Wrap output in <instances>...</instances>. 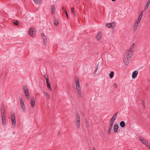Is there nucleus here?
<instances>
[{
    "label": "nucleus",
    "instance_id": "f257e3e1",
    "mask_svg": "<svg viewBox=\"0 0 150 150\" xmlns=\"http://www.w3.org/2000/svg\"><path fill=\"white\" fill-rule=\"evenodd\" d=\"M75 80L76 85V88L78 91V95L79 97L81 98L82 95L81 90V86L79 78L77 76H76L75 77Z\"/></svg>",
    "mask_w": 150,
    "mask_h": 150
},
{
    "label": "nucleus",
    "instance_id": "f03ea898",
    "mask_svg": "<svg viewBox=\"0 0 150 150\" xmlns=\"http://www.w3.org/2000/svg\"><path fill=\"white\" fill-rule=\"evenodd\" d=\"M23 89L26 98L27 99L29 100L30 98V95L28 87L27 86L23 85Z\"/></svg>",
    "mask_w": 150,
    "mask_h": 150
},
{
    "label": "nucleus",
    "instance_id": "7ed1b4c3",
    "mask_svg": "<svg viewBox=\"0 0 150 150\" xmlns=\"http://www.w3.org/2000/svg\"><path fill=\"white\" fill-rule=\"evenodd\" d=\"M133 52H127L126 51L125 53L124 58H125L126 59H129L130 60L131 57L133 55Z\"/></svg>",
    "mask_w": 150,
    "mask_h": 150
},
{
    "label": "nucleus",
    "instance_id": "20e7f679",
    "mask_svg": "<svg viewBox=\"0 0 150 150\" xmlns=\"http://www.w3.org/2000/svg\"><path fill=\"white\" fill-rule=\"evenodd\" d=\"M28 33L29 35L33 38H34L35 36L36 32L34 28H30Z\"/></svg>",
    "mask_w": 150,
    "mask_h": 150
},
{
    "label": "nucleus",
    "instance_id": "39448f33",
    "mask_svg": "<svg viewBox=\"0 0 150 150\" xmlns=\"http://www.w3.org/2000/svg\"><path fill=\"white\" fill-rule=\"evenodd\" d=\"M11 118L12 121V125L15 127L16 125V119L15 114L14 113L11 114Z\"/></svg>",
    "mask_w": 150,
    "mask_h": 150
},
{
    "label": "nucleus",
    "instance_id": "423d86ee",
    "mask_svg": "<svg viewBox=\"0 0 150 150\" xmlns=\"http://www.w3.org/2000/svg\"><path fill=\"white\" fill-rule=\"evenodd\" d=\"M20 101L22 109L24 112H25V107L22 98H20Z\"/></svg>",
    "mask_w": 150,
    "mask_h": 150
},
{
    "label": "nucleus",
    "instance_id": "0eeeda50",
    "mask_svg": "<svg viewBox=\"0 0 150 150\" xmlns=\"http://www.w3.org/2000/svg\"><path fill=\"white\" fill-rule=\"evenodd\" d=\"M117 112L116 113H115L114 114V115L112 116V118H111V119L110 121V123L113 124L115 120V119L117 117Z\"/></svg>",
    "mask_w": 150,
    "mask_h": 150
},
{
    "label": "nucleus",
    "instance_id": "6e6552de",
    "mask_svg": "<svg viewBox=\"0 0 150 150\" xmlns=\"http://www.w3.org/2000/svg\"><path fill=\"white\" fill-rule=\"evenodd\" d=\"M30 104L32 107H34L35 106V100L33 96L30 97Z\"/></svg>",
    "mask_w": 150,
    "mask_h": 150
},
{
    "label": "nucleus",
    "instance_id": "1a4fd4ad",
    "mask_svg": "<svg viewBox=\"0 0 150 150\" xmlns=\"http://www.w3.org/2000/svg\"><path fill=\"white\" fill-rule=\"evenodd\" d=\"M41 35L42 38L43 40L44 44V45L46 46L47 43V39L46 37L43 33H41Z\"/></svg>",
    "mask_w": 150,
    "mask_h": 150
},
{
    "label": "nucleus",
    "instance_id": "9d476101",
    "mask_svg": "<svg viewBox=\"0 0 150 150\" xmlns=\"http://www.w3.org/2000/svg\"><path fill=\"white\" fill-rule=\"evenodd\" d=\"M106 26L108 28H110L111 27L113 28L115 26V23H107L106 24Z\"/></svg>",
    "mask_w": 150,
    "mask_h": 150
},
{
    "label": "nucleus",
    "instance_id": "9b49d317",
    "mask_svg": "<svg viewBox=\"0 0 150 150\" xmlns=\"http://www.w3.org/2000/svg\"><path fill=\"white\" fill-rule=\"evenodd\" d=\"M140 140L143 144L145 145H147L148 144V142L144 138L142 137L140 139Z\"/></svg>",
    "mask_w": 150,
    "mask_h": 150
},
{
    "label": "nucleus",
    "instance_id": "f8f14e48",
    "mask_svg": "<svg viewBox=\"0 0 150 150\" xmlns=\"http://www.w3.org/2000/svg\"><path fill=\"white\" fill-rule=\"evenodd\" d=\"M138 73V71H135L132 73V78L133 79L135 78L137 76Z\"/></svg>",
    "mask_w": 150,
    "mask_h": 150
},
{
    "label": "nucleus",
    "instance_id": "ddd939ff",
    "mask_svg": "<svg viewBox=\"0 0 150 150\" xmlns=\"http://www.w3.org/2000/svg\"><path fill=\"white\" fill-rule=\"evenodd\" d=\"M97 40H100L101 39V34L100 32H98L96 36Z\"/></svg>",
    "mask_w": 150,
    "mask_h": 150
},
{
    "label": "nucleus",
    "instance_id": "4468645a",
    "mask_svg": "<svg viewBox=\"0 0 150 150\" xmlns=\"http://www.w3.org/2000/svg\"><path fill=\"white\" fill-rule=\"evenodd\" d=\"M123 61L125 64V65H127L129 64L130 60L129 59H126L125 58H124Z\"/></svg>",
    "mask_w": 150,
    "mask_h": 150
},
{
    "label": "nucleus",
    "instance_id": "2eb2a0df",
    "mask_svg": "<svg viewBox=\"0 0 150 150\" xmlns=\"http://www.w3.org/2000/svg\"><path fill=\"white\" fill-rule=\"evenodd\" d=\"M150 4V0H149L146 3L144 8V11H146L148 8V6Z\"/></svg>",
    "mask_w": 150,
    "mask_h": 150
},
{
    "label": "nucleus",
    "instance_id": "dca6fc26",
    "mask_svg": "<svg viewBox=\"0 0 150 150\" xmlns=\"http://www.w3.org/2000/svg\"><path fill=\"white\" fill-rule=\"evenodd\" d=\"M119 126L117 124H115L113 127L114 131L115 132H117Z\"/></svg>",
    "mask_w": 150,
    "mask_h": 150
},
{
    "label": "nucleus",
    "instance_id": "f3484780",
    "mask_svg": "<svg viewBox=\"0 0 150 150\" xmlns=\"http://www.w3.org/2000/svg\"><path fill=\"white\" fill-rule=\"evenodd\" d=\"M55 8V7L54 5H52L51 6V13L52 15H54L55 13L54 10Z\"/></svg>",
    "mask_w": 150,
    "mask_h": 150
},
{
    "label": "nucleus",
    "instance_id": "a211bd4d",
    "mask_svg": "<svg viewBox=\"0 0 150 150\" xmlns=\"http://www.w3.org/2000/svg\"><path fill=\"white\" fill-rule=\"evenodd\" d=\"M80 120H76V125L79 128H80Z\"/></svg>",
    "mask_w": 150,
    "mask_h": 150
},
{
    "label": "nucleus",
    "instance_id": "6ab92c4d",
    "mask_svg": "<svg viewBox=\"0 0 150 150\" xmlns=\"http://www.w3.org/2000/svg\"><path fill=\"white\" fill-rule=\"evenodd\" d=\"M5 109V105H4V104H3L1 105V112H3V113H5V112H4Z\"/></svg>",
    "mask_w": 150,
    "mask_h": 150
},
{
    "label": "nucleus",
    "instance_id": "aec40b11",
    "mask_svg": "<svg viewBox=\"0 0 150 150\" xmlns=\"http://www.w3.org/2000/svg\"><path fill=\"white\" fill-rule=\"evenodd\" d=\"M120 125L122 127H124L125 126V124L124 121H122L120 123Z\"/></svg>",
    "mask_w": 150,
    "mask_h": 150
},
{
    "label": "nucleus",
    "instance_id": "412c9836",
    "mask_svg": "<svg viewBox=\"0 0 150 150\" xmlns=\"http://www.w3.org/2000/svg\"><path fill=\"white\" fill-rule=\"evenodd\" d=\"M135 44L134 43H133L132 44V45L131 46L130 49L127 50L126 51L127 52H133L132 51V50Z\"/></svg>",
    "mask_w": 150,
    "mask_h": 150
},
{
    "label": "nucleus",
    "instance_id": "4be33fe9",
    "mask_svg": "<svg viewBox=\"0 0 150 150\" xmlns=\"http://www.w3.org/2000/svg\"><path fill=\"white\" fill-rule=\"evenodd\" d=\"M34 2L36 4H40L41 3L42 0H33Z\"/></svg>",
    "mask_w": 150,
    "mask_h": 150
},
{
    "label": "nucleus",
    "instance_id": "5701e85b",
    "mask_svg": "<svg viewBox=\"0 0 150 150\" xmlns=\"http://www.w3.org/2000/svg\"><path fill=\"white\" fill-rule=\"evenodd\" d=\"M76 120H80V115L78 112H76Z\"/></svg>",
    "mask_w": 150,
    "mask_h": 150
},
{
    "label": "nucleus",
    "instance_id": "b1692460",
    "mask_svg": "<svg viewBox=\"0 0 150 150\" xmlns=\"http://www.w3.org/2000/svg\"><path fill=\"white\" fill-rule=\"evenodd\" d=\"M54 25L57 26L59 23V21L58 20L55 19L54 20Z\"/></svg>",
    "mask_w": 150,
    "mask_h": 150
},
{
    "label": "nucleus",
    "instance_id": "393cba45",
    "mask_svg": "<svg viewBox=\"0 0 150 150\" xmlns=\"http://www.w3.org/2000/svg\"><path fill=\"white\" fill-rule=\"evenodd\" d=\"M114 73L113 71H111L109 74V76L111 78H112L113 77Z\"/></svg>",
    "mask_w": 150,
    "mask_h": 150
},
{
    "label": "nucleus",
    "instance_id": "a878e982",
    "mask_svg": "<svg viewBox=\"0 0 150 150\" xmlns=\"http://www.w3.org/2000/svg\"><path fill=\"white\" fill-rule=\"evenodd\" d=\"M45 93L46 98L47 99H50V97L49 94L46 92H45Z\"/></svg>",
    "mask_w": 150,
    "mask_h": 150
},
{
    "label": "nucleus",
    "instance_id": "bb28decb",
    "mask_svg": "<svg viewBox=\"0 0 150 150\" xmlns=\"http://www.w3.org/2000/svg\"><path fill=\"white\" fill-rule=\"evenodd\" d=\"M71 12L72 13H73L74 16L75 17L76 16V15L75 14V11H74V8L73 7H72L71 8Z\"/></svg>",
    "mask_w": 150,
    "mask_h": 150
},
{
    "label": "nucleus",
    "instance_id": "cd10ccee",
    "mask_svg": "<svg viewBox=\"0 0 150 150\" xmlns=\"http://www.w3.org/2000/svg\"><path fill=\"white\" fill-rule=\"evenodd\" d=\"M113 124L110 123V125L109 127V131H111Z\"/></svg>",
    "mask_w": 150,
    "mask_h": 150
},
{
    "label": "nucleus",
    "instance_id": "c85d7f7f",
    "mask_svg": "<svg viewBox=\"0 0 150 150\" xmlns=\"http://www.w3.org/2000/svg\"><path fill=\"white\" fill-rule=\"evenodd\" d=\"M2 123L3 125H5L6 124V119L5 118H2Z\"/></svg>",
    "mask_w": 150,
    "mask_h": 150
},
{
    "label": "nucleus",
    "instance_id": "c756f323",
    "mask_svg": "<svg viewBox=\"0 0 150 150\" xmlns=\"http://www.w3.org/2000/svg\"><path fill=\"white\" fill-rule=\"evenodd\" d=\"M139 24H137V23H135V25H134V31H135L138 28V26Z\"/></svg>",
    "mask_w": 150,
    "mask_h": 150
},
{
    "label": "nucleus",
    "instance_id": "7c9ffc66",
    "mask_svg": "<svg viewBox=\"0 0 150 150\" xmlns=\"http://www.w3.org/2000/svg\"><path fill=\"white\" fill-rule=\"evenodd\" d=\"M13 23L16 25H18L19 24L18 21H13Z\"/></svg>",
    "mask_w": 150,
    "mask_h": 150
},
{
    "label": "nucleus",
    "instance_id": "2f4dec72",
    "mask_svg": "<svg viewBox=\"0 0 150 150\" xmlns=\"http://www.w3.org/2000/svg\"><path fill=\"white\" fill-rule=\"evenodd\" d=\"M142 105L144 107V108H145V103L144 100H143L142 101Z\"/></svg>",
    "mask_w": 150,
    "mask_h": 150
},
{
    "label": "nucleus",
    "instance_id": "473e14b6",
    "mask_svg": "<svg viewBox=\"0 0 150 150\" xmlns=\"http://www.w3.org/2000/svg\"><path fill=\"white\" fill-rule=\"evenodd\" d=\"M4 113H3V112H1V115L2 119L5 118Z\"/></svg>",
    "mask_w": 150,
    "mask_h": 150
},
{
    "label": "nucleus",
    "instance_id": "72a5a7b5",
    "mask_svg": "<svg viewBox=\"0 0 150 150\" xmlns=\"http://www.w3.org/2000/svg\"><path fill=\"white\" fill-rule=\"evenodd\" d=\"M64 12L66 13V17H67V18L68 19H69V16H68V14L67 13V11L66 10H64Z\"/></svg>",
    "mask_w": 150,
    "mask_h": 150
},
{
    "label": "nucleus",
    "instance_id": "f704fd0d",
    "mask_svg": "<svg viewBox=\"0 0 150 150\" xmlns=\"http://www.w3.org/2000/svg\"><path fill=\"white\" fill-rule=\"evenodd\" d=\"M47 87L49 89H50L51 91H52V89L51 88V87L50 84H48V85H47Z\"/></svg>",
    "mask_w": 150,
    "mask_h": 150
},
{
    "label": "nucleus",
    "instance_id": "c9c22d12",
    "mask_svg": "<svg viewBox=\"0 0 150 150\" xmlns=\"http://www.w3.org/2000/svg\"><path fill=\"white\" fill-rule=\"evenodd\" d=\"M140 20H139V19H137L136 21V23H137V24H139Z\"/></svg>",
    "mask_w": 150,
    "mask_h": 150
},
{
    "label": "nucleus",
    "instance_id": "e433bc0d",
    "mask_svg": "<svg viewBox=\"0 0 150 150\" xmlns=\"http://www.w3.org/2000/svg\"><path fill=\"white\" fill-rule=\"evenodd\" d=\"M86 127L88 128L90 127V125L87 122H86Z\"/></svg>",
    "mask_w": 150,
    "mask_h": 150
},
{
    "label": "nucleus",
    "instance_id": "4c0bfd02",
    "mask_svg": "<svg viewBox=\"0 0 150 150\" xmlns=\"http://www.w3.org/2000/svg\"><path fill=\"white\" fill-rule=\"evenodd\" d=\"M46 81L47 85L50 84L49 81V79H46Z\"/></svg>",
    "mask_w": 150,
    "mask_h": 150
},
{
    "label": "nucleus",
    "instance_id": "58836bf2",
    "mask_svg": "<svg viewBox=\"0 0 150 150\" xmlns=\"http://www.w3.org/2000/svg\"><path fill=\"white\" fill-rule=\"evenodd\" d=\"M98 64L97 66V67H96V69H95V70L94 71V74H95V73H96V72L97 71V70H98Z\"/></svg>",
    "mask_w": 150,
    "mask_h": 150
},
{
    "label": "nucleus",
    "instance_id": "ea45409f",
    "mask_svg": "<svg viewBox=\"0 0 150 150\" xmlns=\"http://www.w3.org/2000/svg\"><path fill=\"white\" fill-rule=\"evenodd\" d=\"M44 77L46 80V79H49L48 76L45 74L44 75Z\"/></svg>",
    "mask_w": 150,
    "mask_h": 150
},
{
    "label": "nucleus",
    "instance_id": "a19ab883",
    "mask_svg": "<svg viewBox=\"0 0 150 150\" xmlns=\"http://www.w3.org/2000/svg\"><path fill=\"white\" fill-rule=\"evenodd\" d=\"M142 17V16L139 15L138 19H139V20H141Z\"/></svg>",
    "mask_w": 150,
    "mask_h": 150
},
{
    "label": "nucleus",
    "instance_id": "79ce46f5",
    "mask_svg": "<svg viewBox=\"0 0 150 150\" xmlns=\"http://www.w3.org/2000/svg\"><path fill=\"white\" fill-rule=\"evenodd\" d=\"M143 12V11H142L141 12V13H140L139 15L142 16Z\"/></svg>",
    "mask_w": 150,
    "mask_h": 150
},
{
    "label": "nucleus",
    "instance_id": "37998d69",
    "mask_svg": "<svg viewBox=\"0 0 150 150\" xmlns=\"http://www.w3.org/2000/svg\"><path fill=\"white\" fill-rule=\"evenodd\" d=\"M146 147L149 149H150V146L149 145H146Z\"/></svg>",
    "mask_w": 150,
    "mask_h": 150
},
{
    "label": "nucleus",
    "instance_id": "c03bdc74",
    "mask_svg": "<svg viewBox=\"0 0 150 150\" xmlns=\"http://www.w3.org/2000/svg\"><path fill=\"white\" fill-rule=\"evenodd\" d=\"M111 131H108V132H107V134L108 135H110L111 133Z\"/></svg>",
    "mask_w": 150,
    "mask_h": 150
},
{
    "label": "nucleus",
    "instance_id": "a18cd8bd",
    "mask_svg": "<svg viewBox=\"0 0 150 150\" xmlns=\"http://www.w3.org/2000/svg\"><path fill=\"white\" fill-rule=\"evenodd\" d=\"M117 86V85L116 83H115L114 84V87L116 88Z\"/></svg>",
    "mask_w": 150,
    "mask_h": 150
},
{
    "label": "nucleus",
    "instance_id": "49530a36",
    "mask_svg": "<svg viewBox=\"0 0 150 150\" xmlns=\"http://www.w3.org/2000/svg\"><path fill=\"white\" fill-rule=\"evenodd\" d=\"M62 9L63 11H64V10H65L64 8V7H63L62 8Z\"/></svg>",
    "mask_w": 150,
    "mask_h": 150
},
{
    "label": "nucleus",
    "instance_id": "de8ad7c7",
    "mask_svg": "<svg viewBox=\"0 0 150 150\" xmlns=\"http://www.w3.org/2000/svg\"><path fill=\"white\" fill-rule=\"evenodd\" d=\"M92 150H96L94 147H93Z\"/></svg>",
    "mask_w": 150,
    "mask_h": 150
},
{
    "label": "nucleus",
    "instance_id": "09e8293b",
    "mask_svg": "<svg viewBox=\"0 0 150 150\" xmlns=\"http://www.w3.org/2000/svg\"><path fill=\"white\" fill-rule=\"evenodd\" d=\"M116 0H112V1H116Z\"/></svg>",
    "mask_w": 150,
    "mask_h": 150
},
{
    "label": "nucleus",
    "instance_id": "8fccbe9b",
    "mask_svg": "<svg viewBox=\"0 0 150 150\" xmlns=\"http://www.w3.org/2000/svg\"><path fill=\"white\" fill-rule=\"evenodd\" d=\"M148 81H149V83H150V80H148Z\"/></svg>",
    "mask_w": 150,
    "mask_h": 150
}]
</instances>
